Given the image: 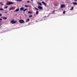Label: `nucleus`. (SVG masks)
Returning a JSON list of instances; mask_svg holds the SVG:
<instances>
[{"label":"nucleus","instance_id":"obj_1","mask_svg":"<svg viewBox=\"0 0 77 77\" xmlns=\"http://www.w3.org/2000/svg\"><path fill=\"white\" fill-rule=\"evenodd\" d=\"M24 7H22L20 8V11H23V12H25V11H26L27 10H28V9H24Z\"/></svg>","mask_w":77,"mask_h":77},{"label":"nucleus","instance_id":"obj_2","mask_svg":"<svg viewBox=\"0 0 77 77\" xmlns=\"http://www.w3.org/2000/svg\"><path fill=\"white\" fill-rule=\"evenodd\" d=\"M14 3L12 2H11L9 1L8 2V3H7V5H10L13 4H14Z\"/></svg>","mask_w":77,"mask_h":77},{"label":"nucleus","instance_id":"obj_3","mask_svg":"<svg viewBox=\"0 0 77 77\" xmlns=\"http://www.w3.org/2000/svg\"><path fill=\"white\" fill-rule=\"evenodd\" d=\"M19 22L20 23H24V21L23 20H19Z\"/></svg>","mask_w":77,"mask_h":77},{"label":"nucleus","instance_id":"obj_4","mask_svg":"<svg viewBox=\"0 0 77 77\" xmlns=\"http://www.w3.org/2000/svg\"><path fill=\"white\" fill-rule=\"evenodd\" d=\"M17 23V21H14V20H11V23L12 24H15V23Z\"/></svg>","mask_w":77,"mask_h":77},{"label":"nucleus","instance_id":"obj_5","mask_svg":"<svg viewBox=\"0 0 77 77\" xmlns=\"http://www.w3.org/2000/svg\"><path fill=\"white\" fill-rule=\"evenodd\" d=\"M42 3L44 5V6L47 7V4L46 3L44 2V1H42Z\"/></svg>","mask_w":77,"mask_h":77},{"label":"nucleus","instance_id":"obj_6","mask_svg":"<svg viewBox=\"0 0 77 77\" xmlns=\"http://www.w3.org/2000/svg\"><path fill=\"white\" fill-rule=\"evenodd\" d=\"M60 7L61 8H65V5H61Z\"/></svg>","mask_w":77,"mask_h":77},{"label":"nucleus","instance_id":"obj_7","mask_svg":"<svg viewBox=\"0 0 77 77\" xmlns=\"http://www.w3.org/2000/svg\"><path fill=\"white\" fill-rule=\"evenodd\" d=\"M38 9H43L42 7L41 6H38Z\"/></svg>","mask_w":77,"mask_h":77},{"label":"nucleus","instance_id":"obj_8","mask_svg":"<svg viewBox=\"0 0 77 77\" xmlns=\"http://www.w3.org/2000/svg\"><path fill=\"white\" fill-rule=\"evenodd\" d=\"M14 7H11L9 9V11H11V10H14Z\"/></svg>","mask_w":77,"mask_h":77},{"label":"nucleus","instance_id":"obj_9","mask_svg":"<svg viewBox=\"0 0 77 77\" xmlns=\"http://www.w3.org/2000/svg\"><path fill=\"white\" fill-rule=\"evenodd\" d=\"M19 10H20V9L17 8L14 11V12H18V11H19Z\"/></svg>","mask_w":77,"mask_h":77},{"label":"nucleus","instance_id":"obj_10","mask_svg":"<svg viewBox=\"0 0 77 77\" xmlns=\"http://www.w3.org/2000/svg\"><path fill=\"white\" fill-rule=\"evenodd\" d=\"M72 3H73V5H77V2H73Z\"/></svg>","mask_w":77,"mask_h":77},{"label":"nucleus","instance_id":"obj_11","mask_svg":"<svg viewBox=\"0 0 77 77\" xmlns=\"http://www.w3.org/2000/svg\"><path fill=\"white\" fill-rule=\"evenodd\" d=\"M38 5H40V6H41L42 5V4L41 3V2H38Z\"/></svg>","mask_w":77,"mask_h":77},{"label":"nucleus","instance_id":"obj_12","mask_svg":"<svg viewBox=\"0 0 77 77\" xmlns=\"http://www.w3.org/2000/svg\"><path fill=\"white\" fill-rule=\"evenodd\" d=\"M74 9V7H72L71 9H70V11H72Z\"/></svg>","mask_w":77,"mask_h":77},{"label":"nucleus","instance_id":"obj_13","mask_svg":"<svg viewBox=\"0 0 77 77\" xmlns=\"http://www.w3.org/2000/svg\"><path fill=\"white\" fill-rule=\"evenodd\" d=\"M3 19H4V20H6V19H7V17H4V18H3Z\"/></svg>","mask_w":77,"mask_h":77},{"label":"nucleus","instance_id":"obj_14","mask_svg":"<svg viewBox=\"0 0 77 77\" xmlns=\"http://www.w3.org/2000/svg\"><path fill=\"white\" fill-rule=\"evenodd\" d=\"M0 4H1V5L2 6H3V5H4V4H2V2H0Z\"/></svg>","mask_w":77,"mask_h":77},{"label":"nucleus","instance_id":"obj_15","mask_svg":"<svg viewBox=\"0 0 77 77\" xmlns=\"http://www.w3.org/2000/svg\"><path fill=\"white\" fill-rule=\"evenodd\" d=\"M39 14V11H37L36 13V14Z\"/></svg>","mask_w":77,"mask_h":77},{"label":"nucleus","instance_id":"obj_16","mask_svg":"<svg viewBox=\"0 0 77 77\" xmlns=\"http://www.w3.org/2000/svg\"><path fill=\"white\" fill-rule=\"evenodd\" d=\"M35 9L36 10H37V11H39V9L37 8H36L35 7Z\"/></svg>","mask_w":77,"mask_h":77},{"label":"nucleus","instance_id":"obj_17","mask_svg":"<svg viewBox=\"0 0 77 77\" xmlns=\"http://www.w3.org/2000/svg\"><path fill=\"white\" fill-rule=\"evenodd\" d=\"M0 10L1 11H3V10H4V9H3V8H1V9H0Z\"/></svg>","mask_w":77,"mask_h":77},{"label":"nucleus","instance_id":"obj_18","mask_svg":"<svg viewBox=\"0 0 77 77\" xmlns=\"http://www.w3.org/2000/svg\"><path fill=\"white\" fill-rule=\"evenodd\" d=\"M32 17V15H30L29 16V18H30V17Z\"/></svg>","mask_w":77,"mask_h":77},{"label":"nucleus","instance_id":"obj_19","mask_svg":"<svg viewBox=\"0 0 77 77\" xmlns=\"http://www.w3.org/2000/svg\"><path fill=\"white\" fill-rule=\"evenodd\" d=\"M24 6H25V7H26V8H28V6H27V5H25Z\"/></svg>","mask_w":77,"mask_h":77},{"label":"nucleus","instance_id":"obj_20","mask_svg":"<svg viewBox=\"0 0 77 77\" xmlns=\"http://www.w3.org/2000/svg\"><path fill=\"white\" fill-rule=\"evenodd\" d=\"M16 1H19L20 2H21V1H22V0H16Z\"/></svg>","mask_w":77,"mask_h":77},{"label":"nucleus","instance_id":"obj_21","mask_svg":"<svg viewBox=\"0 0 77 77\" xmlns=\"http://www.w3.org/2000/svg\"><path fill=\"white\" fill-rule=\"evenodd\" d=\"M28 14H32V12H28Z\"/></svg>","mask_w":77,"mask_h":77},{"label":"nucleus","instance_id":"obj_22","mask_svg":"<svg viewBox=\"0 0 77 77\" xmlns=\"http://www.w3.org/2000/svg\"><path fill=\"white\" fill-rule=\"evenodd\" d=\"M27 20L28 21H30V19H29V18L28 19H27Z\"/></svg>","mask_w":77,"mask_h":77},{"label":"nucleus","instance_id":"obj_23","mask_svg":"<svg viewBox=\"0 0 77 77\" xmlns=\"http://www.w3.org/2000/svg\"><path fill=\"white\" fill-rule=\"evenodd\" d=\"M8 8V6H6V7H5V9H7V8Z\"/></svg>","mask_w":77,"mask_h":77},{"label":"nucleus","instance_id":"obj_24","mask_svg":"<svg viewBox=\"0 0 77 77\" xmlns=\"http://www.w3.org/2000/svg\"><path fill=\"white\" fill-rule=\"evenodd\" d=\"M63 14H65V11H64L63 12Z\"/></svg>","mask_w":77,"mask_h":77},{"label":"nucleus","instance_id":"obj_25","mask_svg":"<svg viewBox=\"0 0 77 77\" xmlns=\"http://www.w3.org/2000/svg\"><path fill=\"white\" fill-rule=\"evenodd\" d=\"M27 3H30V1H27Z\"/></svg>","mask_w":77,"mask_h":77},{"label":"nucleus","instance_id":"obj_26","mask_svg":"<svg viewBox=\"0 0 77 77\" xmlns=\"http://www.w3.org/2000/svg\"><path fill=\"white\" fill-rule=\"evenodd\" d=\"M5 14H6V13H8V12L6 11V12H5Z\"/></svg>","mask_w":77,"mask_h":77},{"label":"nucleus","instance_id":"obj_27","mask_svg":"<svg viewBox=\"0 0 77 77\" xmlns=\"http://www.w3.org/2000/svg\"><path fill=\"white\" fill-rule=\"evenodd\" d=\"M2 14H0V16H2Z\"/></svg>","mask_w":77,"mask_h":77},{"label":"nucleus","instance_id":"obj_28","mask_svg":"<svg viewBox=\"0 0 77 77\" xmlns=\"http://www.w3.org/2000/svg\"><path fill=\"white\" fill-rule=\"evenodd\" d=\"M75 2H77V0H74Z\"/></svg>","mask_w":77,"mask_h":77},{"label":"nucleus","instance_id":"obj_29","mask_svg":"<svg viewBox=\"0 0 77 77\" xmlns=\"http://www.w3.org/2000/svg\"><path fill=\"white\" fill-rule=\"evenodd\" d=\"M31 2H33V0H30Z\"/></svg>","mask_w":77,"mask_h":77},{"label":"nucleus","instance_id":"obj_30","mask_svg":"<svg viewBox=\"0 0 77 77\" xmlns=\"http://www.w3.org/2000/svg\"><path fill=\"white\" fill-rule=\"evenodd\" d=\"M0 20H2V19L0 18Z\"/></svg>","mask_w":77,"mask_h":77},{"label":"nucleus","instance_id":"obj_31","mask_svg":"<svg viewBox=\"0 0 77 77\" xmlns=\"http://www.w3.org/2000/svg\"><path fill=\"white\" fill-rule=\"evenodd\" d=\"M55 12V11H53V12Z\"/></svg>","mask_w":77,"mask_h":77},{"label":"nucleus","instance_id":"obj_32","mask_svg":"<svg viewBox=\"0 0 77 77\" xmlns=\"http://www.w3.org/2000/svg\"><path fill=\"white\" fill-rule=\"evenodd\" d=\"M0 26H1V25H0Z\"/></svg>","mask_w":77,"mask_h":77},{"label":"nucleus","instance_id":"obj_33","mask_svg":"<svg viewBox=\"0 0 77 77\" xmlns=\"http://www.w3.org/2000/svg\"><path fill=\"white\" fill-rule=\"evenodd\" d=\"M1 21H0V23H1Z\"/></svg>","mask_w":77,"mask_h":77}]
</instances>
